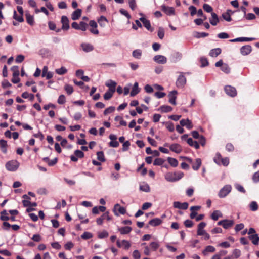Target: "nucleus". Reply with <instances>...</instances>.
Instances as JSON below:
<instances>
[{
	"label": "nucleus",
	"mask_w": 259,
	"mask_h": 259,
	"mask_svg": "<svg viewBox=\"0 0 259 259\" xmlns=\"http://www.w3.org/2000/svg\"><path fill=\"white\" fill-rule=\"evenodd\" d=\"M133 56L137 59H140L142 55V51L139 49H137L133 51L132 53Z\"/></svg>",
	"instance_id": "nucleus-38"
},
{
	"label": "nucleus",
	"mask_w": 259,
	"mask_h": 259,
	"mask_svg": "<svg viewBox=\"0 0 259 259\" xmlns=\"http://www.w3.org/2000/svg\"><path fill=\"white\" fill-rule=\"evenodd\" d=\"M215 248L212 246H207L205 249L203 251L204 255H207V252H213L215 251Z\"/></svg>",
	"instance_id": "nucleus-36"
},
{
	"label": "nucleus",
	"mask_w": 259,
	"mask_h": 259,
	"mask_svg": "<svg viewBox=\"0 0 259 259\" xmlns=\"http://www.w3.org/2000/svg\"><path fill=\"white\" fill-rule=\"evenodd\" d=\"M108 236V233L106 231H103L99 232L98 234V237L100 239L104 238Z\"/></svg>",
	"instance_id": "nucleus-61"
},
{
	"label": "nucleus",
	"mask_w": 259,
	"mask_h": 259,
	"mask_svg": "<svg viewBox=\"0 0 259 259\" xmlns=\"http://www.w3.org/2000/svg\"><path fill=\"white\" fill-rule=\"evenodd\" d=\"M55 71L59 75H63L67 72V70L65 67H61L60 68L56 69Z\"/></svg>",
	"instance_id": "nucleus-47"
},
{
	"label": "nucleus",
	"mask_w": 259,
	"mask_h": 259,
	"mask_svg": "<svg viewBox=\"0 0 259 259\" xmlns=\"http://www.w3.org/2000/svg\"><path fill=\"white\" fill-rule=\"evenodd\" d=\"M140 190L145 192H149L150 191L149 186L146 183H143L140 184Z\"/></svg>",
	"instance_id": "nucleus-32"
},
{
	"label": "nucleus",
	"mask_w": 259,
	"mask_h": 259,
	"mask_svg": "<svg viewBox=\"0 0 259 259\" xmlns=\"http://www.w3.org/2000/svg\"><path fill=\"white\" fill-rule=\"evenodd\" d=\"M249 239L251 240L253 244L257 245L259 244V236L257 234H254L249 236Z\"/></svg>",
	"instance_id": "nucleus-22"
},
{
	"label": "nucleus",
	"mask_w": 259,
	"mask_h": 259,
	"mask_svg": "<svg viewBox=\"0 0 259 259\" xmlns=\"http://www.w3.org/2000/svg\"><path fill=\"white\" fill-rule=\"evenodd\" d=\"M252 48L250 45H246L242 47L240 49V53L242 55H248L251 51Z\"/></svg>",
	"instance_id": "nucleus-18"
},
{
	"label": "nucleus",
	"mask_w": 259,
	"mask_h": 259,
	"mask_svg": "<svg viewBox=\"0 0 259 259\" xmlns=\"http://www.w3.org/2000/svg\"><path fill=\"white\" fill-rule=\"evenodd\" d=\"M252 180L255 183L259 182V171L254 174L252 177Z\"/></svg>",
	"instance_id": "nucleus-64"
},
{
	"label": "nucleus",
	"mask_w": 259,
	"mask_h": 259,
	"mask_svg": "<svg viewBox=\"0 0 259 259\" xmlns=\"http://www.w3.org/2000/svg\"><path fill=\"white\" fill-rule=\"evenodd\" d=\"M116 83L113 80H109L107 82H106L105 85L109 87V90H113V91H115V87L116 85Z\"/></svg>",
	"instance_id": "nucleus-24"
},
{
	"label": "nucleus",
	"mask_w": 259,
	"mask_h": 259,
	"mask_svg": "<svg viewBox=\"0 0 259 259\" xmlns=\"http://www.w3.org/2000/svg\"><path fill=\"white\" fill-rule=\"evenodd\" d=\"M11 85V84L6 79L4 80L2 82V86L4 89L9 88Z\"/></svg>",
	"instance_id": "nucleus-63"
},
{
	"label": "nucleus",
	"mask_w": 259,
	"mask_h": 259,
	"mask_svg": "<svg viewBox=\"0 0 259 259\" xmlns=\"http://www.w3.org/2000/svg\"><path fill=\"white\" fill-rule=\"evenodd\" d=\"M19 163L17 160H10L8 161L5 165L6 168L10 171H15L19 167Z\"/></svg>",
	"instance_id": "nucleus-2"
},
{
	"label": "nucleus",
	"mask_w": 259,
	"mask_h": 259,
	"mask_svg": "<svg viewBox=\"0 0 259 259\" xmlns=\"http://www.w3.org/2000/svg\"><path fill=\"white\" fill-rule=\"evenodd\" d=\"M121 243L122 247H123L125 249H128L131 246V244L127 240H123L121 241Z\"/></svg>",
	"instance_id": "nucleus-60"
},
{
	"label": "nucleus",
	"mask_w": 259,
	"mask_h": 259,
	"mask_svg": "<svg viewBox=\"0 0 259 259\" xmlns=\"http://www.w3.org/2000/svg\"><path fill=\"white\" fill-rule=\"evenodd\" d=\"M25 16L27 22L30 25H33L34 22L33 16L28 12L26 13Z\"/></svg>",
	"instance_id": "nucleus-31"
},
{
	"label": "nucleus",
	"mask_w": 259,
	"mask_h": 259,
	"mask_svg": "<svg viewBox=\"0 0 259 259\" xmlns=\"http://www.w3.org/2000/svg\"><path fill=\"white\" fill-rule=\"evenodd\" d=\"M160 110L162 112H169L172 111V108L168 105H163L160 107Z\"/></svg>",
	"instance_id": "nucleus-42"
},
{
	"label": "nucleus",
	"mask_w": 259,
	"mask_h": 259,
	"mask_svg": "<svg viewBox=\"0 0 259 259\" xmlns=\"http://www.w3.org/2000/svg\"><path fill=\"white\" fill-rule=\"evenodd\" d=\"M221 53V49L220 48L213 49L210 50L209 55L212 57H215Z\"/></svg>",
	"instance_id": "nucleus-30"
},
{
	"label": "nucleus",
	"mask_w": 259,
	"mask_h": 259,
	"mask_svg": "<svg viewBox=\"0 0 259 259\" xmlns=\"http://www.w3.org/2000/svg\"><path fill=\"white\" fill-rule=\"evenodd\" d=\"M140 20L143 23V25L148 30L151 32L153 31V29L151 27L150 22L149 20L144 17H142L140 18Z\"/></svg>",
	"instance_id": "nucleus-9"
},
{
	"label": "nucleus",
	"mask_w": 259,
	"mask_h": 259,
	"mask_svg": "<svg viewBox=\"0 0 259 259\" xmlns=\"http://www.w3.org/2000/svg\"><path fill=\"white\" fill-rule=\"evenodd\" d=\"M132 229L131 227L125 226L118 228V231L121 234H126L129 233Z\"/></svg>",
	"instance_id": "nucleus-29"
},
{
	"label": "nucleus",
	"mask_w": 259,
	"mask_h": 259,
	"mask_svg": "<svg viewBox=\"0 0 259 259\" xmlns=\"http://www.w3.org/2000/svg\"><path fill=\"white\" fill-rule=\"evenodd\" d=\"M234 224V222L233 220L225 219L223 227L224 229H227L231 227Z\"/></svg>",
	"instance_id": "nucleus-28"
},
{
	"label": "nucleus",
	"mask_w": 259,
	"mask_h": 259,
	"mask_svg": "<svg viewBox=\"0 0 259 259\" xmlns=\"http://www.w3.org/2000/svg\"><path fill=\"white\" fill-rule=\"evenodd\" d=\"M221 70L225 73H229L230 71V69L227 64H224L221 68Z\"/></svg>",
	"instance_id": "nucleus-55"
},
{
	"label": "nucleus",
	"mask_w": 259,
	"mask_h": 259,
	"mask_svg": "<svg viewBox=\"0 0 259 259\" xmlns=\"http://www.w3.org/2000/svg\"><path fill=\"white\" fill-rule=\"evenodd\" d=\"M208 35V34L205 32H195L194 36L196 38L205 37Z\"/></svg>",
	"instance_id": "nucleus-54"
},
{
	"label": "nucleus",
	"mask_w": 259,
	"mask_h": 259,
	"mask_svg": "<svg viewBox=\"0 0 259 259\" xmlns=\"http://www.w3.org/2000/svg\"><path fill=\"white\" fill-rule=\"evenodd\" d=\"M75 155H71L70 159L72 161L76 162L78 160V158H82L84 157V153L82 151L79 150H76L74 151Z\"/></svg>",
	"instance_id": "nucleus-8"
},
{
	"label": "nucleus",
	"mask_w": 259,
	"mask_h": 259,
	"mask_svg": "<svg viewBox=\"0 0 259 259\" xmlns=\"http://www.w3.org/2000/svg\"><path fill=\"white\" fill-rule=\"evenodd\" d=\"M232 190V187L230 185H225L219 192L218 196L220 198L225 197Z\"/></svg>",
	"instance_id": "nucleus-3"
},
{
	"label": "nucleus",
	"mask_w": 259,
	"mask_h": 259,
	"mask_svg": "<svg viewBox=\"0 0 259 259\" xmlns=\"http://www.w3.org/2000/svg\"><path fill=\"white\" fill-rule=\"evenodd\" d=\"M203 9L208 13H212V8L208 4H204L203 6Z\"/></svg>",
	"instance_id": "nucleus-58"
},
{
	"label": "nucleus",
	"mask_w": 259,
	"mask_h": 259,
	"mask_svg": "<svg viewBox=\"0 0 259 259\" xmlns=\"http://www.w3.org/2000/svg\"><path fill=\"white\" fill-rule=\"evenodd\" d=\"M222 214L221 212L219 210H215L211 214V218L214 221H217L218 220L219 218L222 217Z\"/></svg>",
	"instance_id": "nucleus-34"
},
{
	"label": "nucleus",
	"mask_w": 259,
	"mask_h": 259,
	"mask_svg": "<svg viewBox=\"0 0 259 259\" xmlns=\"http://www.w3.org/2000/svg\"><path fill=\"white\" fill-rule=\"evenodd\" d=\"M158 36L162 39L164 36V30L162 27H159L158 31Z\"/></svg>",
	"instance_id": "nucleus-53"
},
{
	"label": "nucleus",
	"mask_w": 259,
	"mask_h": 259,
	"mask_svg": "<svg viewBox=\"0 0 259 259\" xmlns=\"http://www.w3.org/2000/svg\"><path fill=\"white\" fill-rule=\"evenodd\" d=\"M177 94V91L174 90L170 92L168 95L169 97V102L174 105L176 104V99L177 98L176 95Z\"/></svg>",
	"instance_id": "nucleus-11"
},
{
	"label": "nucleus",
	"mask_w": 259,
	"mask_h": 259,
	"mask_svg": "<svg viewBox=\"0 0 259 259\" xmlns=\"http://www.w3.org/2000/svg\"><path fill=\"white\" fill-rule=\"evenodd\" d=\"M9 217L8 216L7 211L4 210L1 212V216L0 219L1 220L4 221H7L9 220Z\"/></svg>",
	"instance_id": "nucleus-43"
},
{
	"label": "nucleus",
	"mask_w": 259,
	"mask_h": 259,
	"mask_svg": "<svg viewBox=\"0 0 259 259\" xmlns=\"http://www.w3.org/2000/svg\"><path fill=\"white\" fill-rule=\"evenodd\" d=\"M115 110V107L110 106L105 110L104 111V114L106 115L108 114L112 113Z\"/></svg>",
	"instance_id": "nucleus-57"
},
{
	"label": "nucleus",
	"mask_w": 259,
	"mask_h": 259,
	"mask_svg": "<svg viewBox=\"0 0 259 259\" xmlns=\"http://www.w3.org/2000/svg\"><path fill=\"white\" fill-rule=\"evenodd\" d=\"M241 255V251L239 249H235L233 251V258H237L240 257Z\"/></svg>",
	"instance_id": "nucleus-56"
},
{
	"label": "nucleus",
	"mask_w": 259,
	"mask_h": 259,
	"mask_svg": "<svg viewBox=\"0 0 259 259\" xmlns=\"http://www.w3.org/2000/svg\"><path fill=\"white\" fill-rule=\"evenodd\" d=\"M184 176V173L181 171L175 172H167L165 174L164 178L165 180L170 182H176L182 179Z\"/></svg>",
	"instance_id": "nucleus-1"
},
{
	"label": "nucleus",
	"mask_w": 259,
	"mask_h": 259,
	"mask_svg": "<svg viewBox=\"0 0 259 259\" xmlns=\"http://www.w3.org/2000/svg\"><path fill=\"white\" fill-rule=\"evenodd\" d=\"M61 23L62 24V29L67 30L69 28V20L66 16H62L61 17Z\"/></svg>",
	"instance_id": "nucleus-14"
},
{
	"label": "nucleus",
	"mask_w": 259,
	"mask_h": 259,
	"mask_svg": "<svg viewBox=\"0 0 259 259\" xmlns=\"http://www.w3.org/2000/svg\"><path fill=\"white\" fill-rule=\"evenodd\" d=\"M81 14V10L79 9H76L74 11L71 15V18L73 20H76L79 19Z\"/></svg>",
	"instance_id": "nucleus-23"
},
{
	"label": "nucleus",
	"mask_w": 259,
	"mask_h": 259,
	"mask_svg": "<svg viewBox=\"0 0 259 259\" xmlns=\"http://www.w3.org/2000/svg\"><path fill=\"white\" fill-rule=\"evenodd\" d=\"M97 159L101 161V162H104L105 161V158L104 157V154L103 152L102 151H99L97 153Z\"/></svg>",
	"instance_id": "nucleus-44"
},
{
	"label": "nucleus",
	"mask_w": 259,
	"mask_h": 259,
	"mask_svg": "<svg viewBox=\"0 0 259 259\" xmlns=\"http://www.w3.org/2000/svg\"><path fill=\"white\" fill-rule=\"evenodd\" d=\"M162 10L168 15H174L175 14V10L174 8L170 7H166L164 5L162 6Z\"/></svg>",
	"instance_id": "nucleus-17"
},
{
	"label": "nucleus",
	"mask_w": 259,
	"mask_h": 259,
	"mask_svg": "<svg viewBox=\"0 0 259 259\" xmlns=\"http://www.w3.org/2000/svg\"><path fill=\"white\" fill-rule=\"evenodd\" d=\"M113 211L115 215L118 216L119 214H124L126 210L124 207L120 206L119 204H116L114 205Z\"/></svg>",
	"instance_id": "nucleus-4"
},
{
	"label": "nucleus",
	"mask_w": 259,
	"mask_h": 259,
	"mask_svg": "<svg viewBox=\"0 0 259 259\" xmlns=\"http://www.w3.org/2000/svg\"><path fill=\"white\" fill-rule=\"evenodd\" d=\"M115 92L113 91V90H108V91H107L104 95V98L105 100H109L113 96V93H114Z\"/></svg>",
	"instance_id": "nucleus-37"
},
{
	"label": "nucleus",
	"mask_w": 259,
	"mask_h": 259,
	"mask_svg": "<svg viewBox=\"0 0 259 259\" xmlns=\"http://www.w3.org/2000/svg\"><path fill=\"white\" fill-rule=\"evenodd\" d=\"M230 11V10H228L226 13L222 14V17L227 22H230L232 20V18L229 13V12Z\"/></svg>",
	"instance_id": "nucleus-41"
},
{
	"label": "nucleus",
	"mask_w": 259,
	"mask_h": 259,
	"mask_svg": "<svg viewBox=\"0 0 259 259\" xmlns=\"http://www.w3.org/2000/svg\"><path fill=\"white\" fill-rule=\"evenodd\" d=\"M182 58V53L176 52L174 53L171 55V58L172 61L176 62L179 60H180Z\"/></svg>",
	"instance_id": "nucleus-26"
},
{
	"label": "nucleus",
	"mask_w": 259,
	"mask_h": 259,
	"mask_svg": "<svg viewBox=\"0 0 259 259\" xmlns=\"http://www.w3.org/2000/svg\"><path fill=\"white\" fill-rule=\"evenodd\" d=\"M87 26L88 24L86 23L81 21L79 24V30L85 31L87 30Z\"/></svg>",
	"instance_id": "nucleus-49"
},
{
	"label": "nucleus",
	"mask_w": 259,
	"mask_h": 259,
	"mask_svg": "<svg viewBox=\"0 0 259 259\" xmlns=\"http://www.w3.org/2000/svg\"><path fill=\"white\" fill-rule=\"evenodd\" d=\"M107 22V19L106 18L103 16H101L100 18L98 19V23L99 25L104 27L106 25V23Z\"/></svg>",
	"instance_id": "nucleus-35"
},
{
	"label": "nucleus",
	"mask_w": 259,
	"mask_h": 259,
	"mask_svg": "<svg viewBox=\"0 0 259 259\" xmlns=\"http://www.w3.org/2000/svg\"><path fill=\"white\" fill-rule=\"evenodd\" d=\"M250 208L252 211H255L258 209V205L255 201H252L250 204Z\"/></svg>",
	"instance_id": "nucleus-52"
},
{
	"label": "nucleus",
	"mask_w": 259,
	"mask_h": 259,
	"mask_svg": "<svg viewBox=\"0 0 259 259\" xmlns=\"http://www.w3.org/2000/svg\"><path fill=\"white\" fill-rule=\"evenodd\" d=\"M164 162V160H163V159L161 158H156L154 162H153V164L154 165H161L163 164V163Z\"/></svg>",
	"instance_id": "nucleus-48"
},
{
	"label": "nucleus",
	"mask_w": 259,
	"mask_h": 259,
	"mask_svg": "<svg viewBox=\"0 0 259 259\" xmlns=\"http://www.w3.org/2000/svg\"><path fill=\"white\" fill-rule=\"evenodd\" d=\"M180 123L182 126H186L189 130H190L193 127L192 122L188 119H182Z\"/></svg>",
	"instance_id": "nucleus-19"
},
{
	"label": "nucleus",
	"mask_w": 259,
	"mask_h": 259,
	"mask_svg": "<svg viewBox=\"0 0 259 259\" xmlns=\"http://www.w3.org/2000/svg\"><path fill=\"white\" fill-rule=\"evenodd\" d=\"M211 18L209 19L210 24L213 26H215L219 21L218 15L213 12L211 13Z\"/></svg>",
	"instance_id": "nucleus-20"
},
{
	"label": "nucleus",
	"mask_w": 259,
	"mask_h": 259,
	"mask_svg": "<svg viewBox=\"0 0 259 259\" xmlns=\"http://www.w3.org/2000/svg\"><path fill=\"white\" fill-rule=\"evenodd\" d=\"M64 89L68 95L71 94L73 92V87L70 85L66 84Z\"/></svg>",
	"instance_id": "nucleus-51"
},
{
	"label": "nucleus",
	"mask_w": 259,
	"mask_h": 259,
	"mask_svg": "<svg viewBox=\"0 0 259 259\" xmlns=\"http://www.w3.org/2000/svg\"><path fill=\"white\" fill-rule=\"evenodd\" d=\"M173 206L175 208L186 210L188 207V203L187 202L181 203L179 201L174 202Z\"/></svg>",
	"instance_id": "nucleus-12"
},
{
	"label": "nucleus",
	"mask_w": 259,
	"mask_h": 259,
	"mask_svg": "<svg viewBox=\"0 0 259 259\" xmlns=\"http://www.w3.org/2000/svg\"><path fill=\"white\" fill-rule=\"evenodd\" d=\"M92 237V233L88 232H84L81 236V237L85 240L91 238Z\"/></svg>",
	"instance_id": "nucleus-50"
},
{
	"label": "nucleus",
	"mask_w": 259,
	"mask_h": 259,
	"mask_svg": "<svg viewBox=\"0 0 259 259\" xmlns=\"http://www.w3.org/2000/svg\"><path fill=\"white\" fill-rule=\"evenodd\" d=\"M201 165V160L200 158H197L196 159L195 164L192 166V168L194 170H198Z\"/></svg>",
	"instance_id": "nucleus-39"
},
{
	"label": "nucleus",
	"mask_w": 259,
	"mask_h": 259,
	"mask_svg": "<svg viewBox=\"0 0 259 259\" xmlns=\"http://www.w3.org/2000/svg\"><path fill=\"white\" fill-rule=\"evenodd\" d=\"M11 70L13 71V76L17 77L19 75V68L17 66H14L11 68Z\"/></svg>",
	"instance_id": "nucleus-40"
},
{
	"label": "nucleus",
	"mask_w": 259,
	"mask_h": 259,
	"mask_svg": "<svg viewBox=\"0 0 259 259\" xmlns=\"http://www.w3.org/2000/svg\"><path fill=\"white\" fill-rule=\"evenodd\" d=\"M130 7L132 10H134L136 8V3L135 0H128Z\"/></svg>",
	"instance_id": "nucleus-59"
},
{
	"label": "nucleus",
	"mask_w": 259,
	"mask_h": 259,
	"mask_svg": "<svg viewBox=\"0 0 259 259\" xmlns=\"http://www.w3.org/2000/svg\"><path fill=\"white\" fill-rule=\"evenodd\" d=\"M140 92V90L138 88V83L136 82L134 83L132 91L130 93L131 96L133 97L136 95Z\"/></svg>",
	"instance_id": "nucleus-27"
},
{
	"label": "nucleus",
	"mask_w": 259,
	"mask_h": 259,
	"mask_svg": "<svg viewBox=\"0 0 259 259\" xmlns=\"http://www.w3.org/2000/svg\"><path fill=\"white\" fill-rule=\"evenodd\" d=\"M153 60L156 63L162 64H165L167 62L166 58L164 56L160 55L155 56Z\"/></svg>",
	"instance_id": "nucleus-13"
},
{
	"label": "nucleus",
	"mask_w": 259,
	"mask_h": 259,
	"mask_svg": "<svg viewBox=\"0 0 259 259\" xmlns=\"http://www.w3.org/2000/svg\"><path fill=\"white\" fill-rule=\"evenodd\" d=\"M162 222V220L161 219L156 218L151 220L149 222V224L152 226H156L160 225Z\"/></svg>",
	"instance_id": "nucleus-25"
},
{
	"label": "nucleus",
	"mask_w": 259,
	"mask_h": 259,
	"mask_svg": "<svg viewBox=\"0 0 259 259\" xmlns=\"http://www.w3.org/2000/svg\"><path fill=\"white\" fill-rule=\"evenodd\" d=\"M222 159L221 154L217 153L213 158V160L218 165H220L221 163V159Z\"/></svg>",
	"instance_id": "nucleus-46"
},
{
	"label": "nucleus",
	"mask_w": 259,
	"mask_h": 259,
	"mask_svg": "<svg viewBox=\"0 0 259 259\" xmlns=\"http://www.w3.org/2000/svg\"><path fill=\"white\" fill-rule=\"evenodd\" d=\"M224 90L226 93L230 96L234 97L237 95L236 89L232 86L226 85Z\"/></svg>",
	"instance_id": "nucleus-6"
},
{
	"label": "nucleus",
	"mask_w": 259,
	"mask_h": 259,
	"mask_svg": "<svg viewBox=\"0 0 259 259\" xmlns=\"http://www.w3.org/2000/svg\"><path fill=\"white\" fill-rule=\"evenodd\" d=\"M53 73L48 71V67L44 66L42 68V76L46 77L47 79H50L53 77Z\"/></svg>",
	"instance_id": "nucleus-15"
},
{
	"label": "nucleus",
	"mask_w": 259,
	"mask_h": 259,
	"mask_svg": "<svg viewBox=\"0 0 259 259\" xmlns=\"http://www.w3.org/2000/svg\"><path fill=\"white\" fill-rule=\"evenodd\" d=\"M167 161L169 163V164L174 167H177L178 165V161L176 158L172 157H168Z\"/></svg>",
	"instance_id": "nucleus-33"
},
{
	"label": "nucleus",
	"mask_w": 259,
	"mask_h": 259,
	"mask_svg": "<svg viewBox=\"0 0 259 259\" xmlns=\"http://www.w3.org/2000/svg\"><path fill=\"white\" fill-rule=\"evenodd\" d=\"M13 18L19 22H22L24 21L23 16L21 15H20V16H17L16 11H14Z\"/></svg>",
	"instance_id": "nucleus-45"
},
{
	"label": "nucleus",
	"mask_w": 259,
	"mask_h": 259,
	"mask_svg": "<svg viewBox=\"0 0 259 259\" xmlns=\"http://www.w3.org/2000/svg\"><path fill=\"white\" fill-rule=\"evenodd\" d=\"M105 220H107L108 221L111 220V218L109 217V213L108 212L103 213L101 217L98 218L97 219V223L100 225H102L103 221Z\"/></svg>",
	"instance_id": "nucleus-16"
},
{
	"label": "nucleus",
	"mask_w": 259,
	"mask_h": 259,
	"mask_svg": "<svg viewBox=\"0 0 259 259\" xmlns=\"http://www.w3.org/2000/svg\"><path fill=\"white\" fill-rule=\"evenodd\" d=\"M150 246L151 247L152 249L155 251L159 247V245L157 242H152L150 243Z\"/></svg>",
	"instance_id": "nucleus-62"
},
{
	"label": "nucleus",
	"mask_w": 259,
	"mask_h": 259,
	"mask_svg": "<svg viewBox=\"0 0 259 259\" xmlns=\"http://www.w3.org/2000/svg\"><path fill=\"white\" fill-rule=\"evenodd\" d=\"M206 224L205 222H201L198 225L197 234L198 235H203V233L205 232V231L203 229L206 226Z\"/></svg>",
	"instance_id": "nucleus-21"
},
{
	"label": "nucleus",
	"mask_w": 259,
	"mask_h": 259,
	"mask_svg": "<svg viewBox=\"0 0 259 259\" xmlns=\"http://www.w3.org/2000/svg\"><path fill=\"white\" fill-rule=\"evenodd\" d=\"M186 83V78L184 75L181 73L178 77L176 81V85L179 88H182Z\"/></svg>",
	"instance_id": "nucleus-7"
},
{
	"label": "nucleus",
	"mask_w": 259,
	"mask_h": 259,
	"mask_svg": "<svg viewBox=\"0 0 259 259\" xmlns=\"http://www.w3.org/2000/svg\"><path fill=\"white\" fill-rule=\"evenodd\" d=\"M170 150L176 153H180L182 151L181 146L177 143L172 144L169 145Z\"/></svg>",
	"instance_id": "nucleus-10"
},
{
	"label": "nucleus",
	"mask_w": 259,
	"mask_h": 259,
	"mask_svg": "<svg viewBox=\"0 0 259 259\" xmlns=\"http://www.w3.org/2000/svg\"><path fill=\"white\" fill-rule=\"evenodd\" d=\"M80 47L82 51L86 53L92 52L94 49V47L93 45L87 42L81 43Z\"/></svg>",
	"instance_id": "nucleus-5"
}]
</instances>
